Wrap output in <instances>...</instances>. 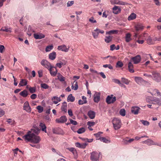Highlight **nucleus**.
Returning <instances> with one entry per match:
<instances>
[{
    "label": "nucleus",
    "mask_w": 161,
    "mask_h": 161,
    "mask_svg": "<svg viewBox=\"0 0 161 161\" xmlns=\"http://www.w3.org/2000/svg\"><path fill=\"white\" fill-rule=\"evenodd\" d=\"M23 138L25 140L28 142L31 141L35 144L39 143L41 140V138L39 136H36L34 133H31L30 131H29L26 134L23 136Z\"/></svg>",
    "instance_id": "f257e3e1"
},
{
    "label": "nucleus",
    "mask_w": 161,
    "mask_h": 161,
    "mask_svg": "<svg viewBox=\"0 0 161 161\" xmlns=\"http://www.w3.org/2000/svg\"><path fill=\"white\" fill-rule=\"evenodd\" d=\"M113 127L115 130L119 129L121 126V120L117 118H114L112 120Z\"/></svg>",
    "instance_id": "f03ea898"
},
{
    "label": "nucleus",
    "mask_w": 161,
    "mask_h": 161,
    "mask_svg": "<svg viewBox=\"0 0 161 161\" xmlns=\"http://www.w3.org/2000/svg\"><path fill=\"white\" fill-rule=\"evenodd\" d=\"M100 153L93 151L90 153V159L92 161H99Z\"/></svg>",
    "instance_id": "7ed1b4c3"
},
{
    "label": "nucleus",
    "mask_w": 161,
    "mask_h": 161,
    "mask_svg": "<svg viewBox=\"0 0 161 161\" xmlns=\"http://www.w3.org/2000/svg\"><path fill=\"white\" fill-rule=\"evenodd\" d=\"M113 95L108 96L106 98V102L108 104L114 103L116 101L115 97H113Z\"/></svg>",
    "instance_id": "20e7f679"
},
{
    "label": "nucleus",
    "mask_w": 161,
    "mask_h": 161,
    "mask_svg": "<svg viewBox=\"0 0 161 161\" xmlns=\"http://www.w3.org/2000/svg\"><path fill=\"white\" fill-rule=\"evenodd\" d=\"M153 79L157 82L161 80V77L160 74L157 71H153L152 72Z\"/></svg>",
    "instance_id": "39448f33"
},
{
    "label": "nucleus",
    "mask_w": 161,
    "mask_h": 161,
    "mask_svg": "<svg viewBox=\"0 0 161 161\" xmlns=\"http://www.w3.org/2000/svg\"><path fill=\"white\" fill-rule=\"evenodd\" d=\"M141 60V57L140 55L131 58L130 62H133L134 64H136L139 63Z\"/></svg>",
    "instance_id": "423d86ee"
},
{
    "label": "nucleus",
    "mask_w": 161,
    "mask_h": 161,
    "mask_svg": "<svg viewBox=\"0 0 161 161\" xmlns=\"http://www.w3.org/2000/svg\"><path fill=\"white\" fill-rule=\"evenodd\" d=\"M52 131L53 133L56 134L64 135V134L63 130L59 127L53 129Z\"/></svg>",
    "instance_id": "0eeeda50"
},
{
    "label": "nucleus",
    "mask_w": 161,
    "mask_h": 161,
    "mask_svg": "<svg viewBox=\"0 0 161 161\" xmlns=\"http://www.w3.org/2000/svg\"><path fill=\"white\" fill-rule=\"evenodd\" d=\"M48 69L52 76H55L56 75L58 71L56 67L51 66Z\"/></svg>",
    "instance_id": "6e6552de"
},
{
    "label": "nucleus",
    "mask_w": 161,
    "mask_h": 161,
    "mask_svg": "<svg viewBox=\"0 0 161 161\" xmlns=\"http://www.w3.org/2000/svg\"><path fill=\"white\" fill-rule=\"evenodd\" d=\"M23 109L25 110L28 113H30L31 111V108L30 106L29 102L26 101L24 104Z\"/></svg>",
    "instance_id": "1a4fd4ad"
},
{
    "label": "nucleus",
    "mask_w": 161,
    "mask_h": 161,
    "mask_svg": "<svg viewBox=\"0 0 161 161\" xmlns=\"http://www.w3.org/2000/svg\"><path fill=\"white\" fill-rule=\"evenodd\" d=\"M67 120V119L65 116H63L59 119H56V122L58 123H63L66 122Z\"/></svg>",
    "instance_id": "9d476101"
},
{
    "label": "nucleus",
    "mask_w": 161,
    "mask_h": 161,
    "mask_svg": "<svg viewBox=\"0 0 161 161\" xmlns=\"http://www.w3.org/2000/svg\"><path fill=\"white\" fill-rule=\"evenodd\" d=\"M41 64L45 68L49 69L50 67L51 64L46 60L43 59L41 62Z\"/></svg>",
    "instance_id": "9b49d317"
},
{
    "label": "nucleus",
    "mask_w": 161,
    "mask_h": 161,
    "mask_svg": "<svg viewBox=\"0 0 161 161\" xmlns=\"http://www.w3.org/2000/svg\"><path fill=\"white\" fill-rule=\"evenodd\" d=\"M150 103L153 104H157L158 105H161V99L160 100L158 98H156L155 99H153L152 100H151Z\"/></svg>",
    "instance_id": "f8f14e48"
},
{
    "label": "nucleus",
    "mask_w": 161,
    "mask_h": 161,
    "mask_svg": "<svg viewBox=\"0 0 161 161\" xmlns=\"http://www.w3.org/2000/svg\"><path fill=\"white\" fill-rule=\"evenodd\" d=\"M34 36L36 39H40L44 38L45 36L42 33H37L34 34Z\"/></svg>",
    "instance_id": "ddd939ff"
},
{
    "label": "nucleus",
    "mask_w": 161,
    "mask_h": 161,
    "mask_svg": "<svg viewBox=\"0 0 161 161\" xmlns=\"http://www.w3.org/2000/svg\"><path fill=\"white\" fill-rule=\"evenodd\" d=\"M140 109V108L137 106L132 107L131 108V112L132 113L135 114H137Z\"/></svg>",
    "instance_id": "4468645a"
},
{
    "label": "nucleus",
    "mask_w": 161,
    "mask_h": 161,
    "mask_svg": "<svg viewBox=\"0 0 161 161\" xmlns=\"http://www.w3.org/2000/svg\"><path fill=\"white\" fill-rule=\"evenodd\" d=\"M113 13L115 14H117L120 12L121 9L119 8L118 6H115L113 8Z\"/></svg>",
    "instance_id": "2eb2a0df"
},
{
    "label": "nucleus",
    "mask_w": 161,
    "mask_h": 161,
    "mask_svg": "<svg viewBox=\"0 0 161 161\" xmlns=\"http://www.w3.org/2000/svg\"><path fill=\"white\" fill-rule=\"evenodd\" d=\"M135 28L136 31H142L143 29L144 26L141 24H138L136 25L135 26Z\"/></svg>",
    "instance_id": "dca6fc26"
},
{
    "label": "nucleus",
    "mask_w": 161,
    "mask_h": 161,
    "mask_svg": "<svg viewBox=\"0 0 161 161\" xmlns=\"http://www.w3.org/2000/svg\"><path fill=\"white\" fill-rule=\"evenodd\" d=\"M128 69L130 73H133L134 72V70L133 69V65L131 62H130L128 64Z\"/></svg>",
    "instance_id": "f3484780"
},
{
    "label": "nucleus",
    "mask_w": 161,
    "mask_h": 161,
    "mask_svg": "<svg viewBox=\"0 0 161 161\" xmlns=\"http://www.w3.org/2000/svg\"><path fill=\"white\" fill-rule=\"evenodd\" d=\"M87 115L91 119H93L95 116V113L93 111L90 110L88 112Z\"/></svg>",
    "instance_id": "a211bd4d"
},
{
    "label": "nucleus",
    "mask_w": 161,
    "mask_h": 161,
    "mask_svg": "<svg viewBox=\"0 0 161 161\" xmlns=\"http://www.w3.org/2000/svg\"><path fill=\"white\" fill-rule=\"evenodd\" d=\"M58 50H61L65 52H67L68 51V49L66 47V46L65 45L58 46Z\"/></svg>",
    "instance_id": "6ab92c4d"
},
{
    "label": "nucleus",
    "mask_w": 161,
    "mask_h": 161,
    "mask_svg": "<svg viewBox=\"0 0 161 161\" xmlns=\"http://www.w3.org/2000/svg\"><path fill=\"white\" fill-rule=\"evenodd\" d=\"M52 100L54 104H57L59 102L61 101V99L60 97L54 96L52 98Z\"/></svg>",
    "instance_id": "aec40b11"
},
{
    "label": "nucleus",
    "mask_w": 161,
    "mask_h": 161,
    "mask_svg": "<svg viewBox=\"0 0 161 161\" xmlns=\"http://www.w3.org/2000/svg\"><path fill=\"white\" fill-rule=\"evenodd\" d=\"M100 94H95L94 95V101L95 102L97 103L100 100Z\"/></svg>",
    "instance_id": "412c9836"
},
{
    "label": "nucleus",
    "mask_w": 161,
    "mask_h": 161,
    "mask_svg": "<svg viewBox=\"0 0 161 161\" xmlns=\"http://www.w3.org/2000/svg\"><path fill=\"white\" fill-rule=\"evenodd\" d=\"M56 53L55 52H53L50 53L49 55V58L52 60H53L56 58Z\"/></svg>",
    "instance_id": "4be33fe9"
},
{
    "label": "nucleus",
    "mask_w": 161,
    "mask_h": 161,
    "mask_svg": "<svg viewBox=\"0 0 161 161\" xmlns=\"http://www.w3.org/2000/svg\"><path fill=\"white\" fill-rule=\"evenodd\" d=\"M27 84V80L26 79H21L19 83V85L20 86H26Z\"/></svg>",
    "instance_id": "5701e85b"
},
{
    "label": "nucleus",
    "mask_w": 161,
    "mask_h": 161,
    "mask_svg": "<svg viewBox=\"0 0 161 161\" xmlns=\"http://www.w3.org/2000/svg\"><path fill=\"white\" fill-rule=\"evenodd\" d=\"M67 106L66 103L65 102H64L61 107V110L65 113L67 112Z\"/></svg>",
    "instance_id": "b1692460"
},
{
    "label": "nucleus",
    "mask_w": 161,
    "mask_h": 161,
    "mask_svg": "<svg viewBox=\"0 0 161 161\" xmlns=\"http://www.w3.org/2000/svg\"><path fill=\"white\" fill-rule=\"evenodd\" d=\"M71 88L72 89L75 90H77L78 88V85L77 82L76 80H75L71 86Z\"/></svg>",
    "instance_id": "393cba45"
},
{
    "label": "nucleus",
    "mask_w": 161,
    "mask_h": 161,
    "mask_svg": "<svg viewBox=\"0 0 161 161\" xmlns=\"http://www.w3.org/2000/svg\"><path fill=\"white\" fill-rule=\"evenodd\" d=\"M39 126L42 129V130L45 133L47 132L46 126L45 124L41 123L39 124Z\"/></svg>",
    "instance_id": "a878e982"
},
{
    "label": "nucleus",
    "mask_w": 161,
    "mask_h": 161,
    "mask_svg": "<svg viewBox=\"0 0 161 161\" xmlns=\"http://www.w3.org/2000/svg\"><path fill=\"white\" fill-rule=\"evenodd\" d=\"M19 95L24 97H25L28 95V92L26 90H24L19 93Z\"/></svg>",
    "instance_id": "bb28decb"
},
{
    "label": "nucleus",
    "mask_w": 161,
    "mask_h": 161,
    "mask_svg": "<svg viewBox=\"0 0 161 161\" xmlns=\"http://www.w3.org/2000/svg\"><path fill=\"white\" fill-rule=\"evenodd\" d=\"M136 14L134 13H132L128 17V19L129 20H131L135 19L136 18Z\"/></svg>",
    "instance_id": "cd10ccee"
},
{
    "label": "nucleus",
    "mask_w": 161,
    "mask_h": 161,
    "mask_svg": "<svg viewBox=\"0 0 161 161\" xmlns=\"http://www.w3.org/2000/svg\"><path fill=\"white\" fill-rule=\"evenodd\" d=\"M75 98L72 94H69L67 97L68 102H73L75 101Z\"/></svg>",
    "instance_id": "c85d7f7f"
},
{
    "label": "nucleus",
    "mask_w": 161,
    "mask_h": 161,
    "mask_svg": "<svg viewBox=\"0 0 161 161\" xmlns=\"http://www.w3.org/2000/svg\"><path fill=\"white\" fill-rule=\"evenodd\" d=\"M100 141L103 142L105 143H109L110 142V141L109 140L107 139L105 137H101L98 139Z\"/></svg>",
    "instance_id": "c756f323"
},
{
    "label": "nucleus",
    "mask_w": 161,
    "mask_h": 161,
    "mask_svg": "<svg viewBox=\"0 0 161 161\" xmlns=\"http://www.w3.org/2000/svg\"><path fill=\"white\" fill-rule=\"evenodd\" d=\"M0 31H6L7 32H12L11 28H8L6 27H2L0 29Z\"/></svg>",
    "instance_id": "7c9ffc66"
},
{
    "label": "nucleus",
    "mask_w": 161,
    "mask_h": 161,
    "mask_svg": "<svg viewBox=\"0 0 161 161\" xmlns=\"http://www.w3.org/2000/svg\"><path fill=\"white\" fill-rule=\"evenodd\" d=\"M58 79L61 81H64L65 80V78L61 75L60 73H58Z\"/></svg>",
    "instance_id": "2f4dec72"
},
{
    "label": "nucleus",
    "mask_w": 161,
    "mask_h": 161,
    "mask_svg": "<svg viewBox=\"0 0 161 161\" xmlns=\"http://www.w3.org/2000/svg\"><path fill=\"white\" fill-rule=\"evenodd\" d=\"M119 32L118 30H111L106 32V34L111 35L112 34H117Z\"/></svg>",
    "instance_id": "473e14b6"
},
{
    "label": "nucleus",
    "mask_w": 161,
    "mask_h": 161,
    "mask_svg": "<svg viewBox=\"0 0 161 161\" xmlns=\"http://www.w3.org/2000/svg\"><path fill=\"white\" fill-rule=\"evenodd\" d=\"M123 66V63L120 61H118L116 64L115 67L116 68H121Z\"/></svg>",
    "instance_id": "72a5a7b5"
},
{
    "label": "nucleus",
    "mask_w": 161,
    "mask_h": 161,
    "mask_svg": "<svg viewBox=\"0 0 161 161\" xmlns=\"http://www.w3.org/2000/svg\"><path fill=\"white\" fill-rule=\"evenodd\" d=\"M121 81L122 82L126 85L128 84L130 81V80H129L127 79L124 77L121 78Z\"/></svg>",
    "instance_id": "f704fd0d"
},
{
    "label": "nucleus",
    "mask_w": 161,
    "mask_h": 161,
    "mask_svg": "<svg viewBox=\"0 0 161 161\" xmlns=\"http://www.w3.org/2000/svg\"><path fill=\"white\" fill-rule=\"evenodd\" d=\"M134 139H129L128 140H127L126 139L123 140V143L125 144H128V142L130 143L131 142H133L134 141Z\"/></svg>",
    "instance_id": "c9c22d12"
},
{
    "label": "nucleus",
    "mask_w": 161,
    "mask_h": 161,
    "mask_svg": "<svg viewBox=\"0 0 161 161\" xmlns=\"http://www.w3.org/2000/svg\"><path fill=\"white\" fill-rule=\"evenodd\" d=\"M29 90L31 93H33L36 92V87H30L29 88Z\"/></svg>",
    "instance_id": "e433bc0d"
},
{
    "label": "nucleus",
    "mask_w": 161,
    "mask_h": 161,
    "mask_svg": "<svg viewBox=\"0 0 161 161\" xmlns=\"http://www.w3.org/2000/svg\"><path fill=\"white\" fill-rule=\"evenodd\" d=\"M53 48V45L48 46H47L45 49V51L46 52H49L52 50Z\"/></svg>",
    "instance_id": "4c0bfd02"
},
{
    "label": "nucleus",
    "mask_w": 161,
    "mask_h": 161,
    "mask_svg": "<svg viewBox=\"0 0 161 161\" xmlns=\"http://www.w3.org/2000/svg\"><path fill=\"white\" fill-rule=\"evenodd\" d=\"M128 43V45L131 47H135L137 46L136 42H134L132 43L129 42L130 41H126Z\"/></svg>",
    "instance_id": "58836bf2"
},
{
    "label": "nucleus",
    "mask_w": 161,
    "mask_h": 161,
    "mask_svg": "<svg viewBox=\"0 0 161 161\" xmlns=\"http://www.w3.org/2000/svg\"><path fill=\"white\" fill-rule=\"evenodd\" d=\"M111 3L112 4H120L119 3L120 1L117 0H111ZM120 4L124 5V4L121 3Z\"/></svg>",
    "instance_id": "ea45409f"
},
{
    "label": "nucleus",
    "mask_w": 161,
    "mask_h": 161,
    "mask_svg": "<svg viewBox=\"0 0 161 161\" xmlns=\"http://www.w3.org/2000/svg\"><path fill=\"white\" fill-rule=\"evenodd\" d=\"M31 130L33 132L34 134L35 133L36 134H38L40 132V130L38 128H36L35 129H31Z\"/></svg>",
    "instance_id": "a19ab883"
},
{
    "label": "nucleus",
    "mask_w": 161,
    "mask_h": 161,
    "mask_svg": "<svg viewBox=\"0 0 161 161\" xmlns=\"http://www.w3.org/2000/svg\"><path fill=\"white\" fill-rule=\"evenodd\" d=\"M85 128L84 127H82L79 129L77 132L78 134H81L85 132Z\"/></svg>",
    "instance_id": "79ce46f5"
},
{
    "label": "nucleus",
    "mask_w": 161,
    "mask_h": 161,
    "mask_svg": "<svg viewBox=\"0 0 161 161\" xmlns=\"http://www.w3.org/2000/svg\"><path fill=\"white\" fill-rule=\"evenodd\" d=\"M36 109L38 110L39 113H41L43 112V107L39 105L36 107Z\"/></svg>",
    "instance_id": "37998d69"
},
{
    "label": "nucleus",
    "mask_w": 161,
    "mask_h": 161,
    "mask_svg": "<svg viewBox=\"0 0 161 161\" xmlns=\"http://www.w3.org/2000/svg\"><path fill=\"white\" fill-rule=\"evenodd\" d=\"M70 151L73 153L74 155H75L76 154L77 152L76 149L74 148H67Z\"/></svg>",
    "instance_id": "c03bdc74"
},
{
    "label": "nucleus",
    "mask_w": 161,
    "mask_h": 161,
    "mask_svg": "<svg viewBox=\"0 0 161 161\" xmlns=\"http://www.w3.org/2000/svg\"><path fill=\"white\" fill-rule=\"evenodd\" d=\"M140 121L144 125L148 126L149 125V122L147 120H142Z\"/></svg>",
    "instance_id": "a18cd8bd"
},
{
    "label": "nucleus",
    "mask_w": 161,
    "mask_h": 161,
    "mask_svg": "<svg viewBox=\"0 0 161 161\" xmlns=\"http://www.w3.org/2000/svg\"><path fill=\"white\" fill-rule=\"evenodd\" d=\"M119 114L122 116H125V110L124 109H121L119 111Z\"/></svg>",
    "instance_id": "49530a36"
},
{
    "label": "nucleus",
    "mask_w": 161,
    "mask_h": 161,
    "mask_svg": "<svg viewBox=\"0 0 161 161\" xmlns=\"http://www.w3.org/2000/svg\"><path fill=\"white\" fill-rule=\"evenodd\" d=\"M41 87L45 89H47L48 88L49 86H48L47 84L46 83H42L41 84Z\"/></svg>",
    "instance_id": "de8ad7c7"
},
{
    "label": "nucleus",
    "mask_w": 161,
    "mask_h": 161,
    "mask_svg": "<svg viewBox=\"0 0 161 161\" xmlns=\"http://www.w3.org/2000/svg\"><path fill=\"white\" fill-rule=\"evenodd\" d=\"M66 64V63H64L62 62H60L59 63H57L56 64V65L59 68H61L62 65H64Z\"/></svg>",
    "instance_id": "09e8293b"
},
{
    "label": "nucleus",
    "mask_w": 161,
    "mask_h": 161,
    "mask_svg": "<svg viewBox=\"0 0 161 161\" xmlns=\"http://www.w3.org/2000/svg\"><path fill=\"white\" fill-rule=\"evenodd\" d=\"M103 67L104 68L108 67L109 69H113V66L110 64L103 65Z\"/></svg>",
    "instance_id": "8fccbe9b"
},
{
    "label": "nucleus",
    "mask_w": 161,
    "mask_h": 161,
    "mask_svg": "<svg viewBox=\"0 0 161 161\" xmlns=\"http://www.w3.org/2000/svg\"><path fill=\"white\" fill-rule=\"evenodd\" d=\"M69 120L70 122V123L74 125H76L78 124L77 122L76 121L73 120L72 119H70Z\"/></svg>",
    "instance_id": "3c124183"
},
{
    "label": "nucleus",
    "mask_w": 161,
    "mask_h": 161,
    "mask_svg": "<svg viewBox=\"0 0 161 161\" xmlns=\"http://www.w3.org/2000/svg\"><path fill=\"white\" fill-rule=\"evenodd\" d=\"M87 124L89 127H91L93 126L95 124V122H94L88 121L87 123Z\"/></svg>",
    "instance_id": "603ef678"
},
{
    "label": "nucleus",
    "mask_w": 161,
    "mask_h": 161,
    "mask_svg": "<svg viewBox=\"0 0 161 161\" xmlns=\"http://www.w3.org/2000/svg\"><path fill=\"white\" fill-rule=\"evenodd\" d=\"M135 80L136 82H137L139 81H141L142 80V79L140 77H135Z\"/></svg>",
    "instance_id": "864d4df0"
},
{
    "label": "nucleus",
    "mask_w": 161,
    "mask_h": 161,
    "mask_svg": "<svg viewBox=\"0 0 161 161\" xmlns=\"http://www.w3.org/2000/svg\"><path fill=\"white\" fill-rule=\"evenodd\" d=\"M87 144H88L86 143L81 144L80 148H85Z\"/></svg>",
    "instance_id": "5fc2aeb1"
},
{
    "label": "nucleus",
    "mask_w": 161,
    "mask_h": 161,
    "mask_svg": "<svg viewBox=\"0 0 161 161\" xmlns=\"http://www.w3.org/2000/svg\"><path fill=\"white\" fill-rule=\"evenodd\" d=\"M130 33H127L126 35L125 36V40H129V39L130 37Z\"/></svg>",
    "instance_id": "6e6d98bb"
},
{
    "label": "nucleus",
    "mask_w": 161,
    "mask_h": 161,
    "mask_svg": "<svg viewBox=\"0 0 161 161\" xmlns=\"http://www.w3.org/2000/svg\"><path fill=\"white\" fill-rule=\"evenodd\" d=\"M147 141L148 142H149L150 143V145H157V143L154 142L153 141L150 140V139H148L147 140Z\"/></svg>",
    "instance_id": "4d7b16f0"
},
{
    "label": "nucleus",
    "mask_w": 161,
    "mask_h": 161,
    "mask_svg": "<svg viewBox=\"0 0 161 161\" xmlns=\"http://www.w3.org/2000/svg\"><path fill=\"white\" fill-rule=\"evenodd\" d=\"M39 77H41L42 76V70H39L38 71Z\"/></svg>",
    "instance_id": "13d9d810"
},
{
    "label": "nucleus",
    "mask_w": 161,
    "mask_h": 161,
    "mask_svg": "<svg viewBox=\"0 0 161 161\" xmlns=\"http://www.w3.org/2000/svg\"><path fill=\"white\" fill-rule=\"evenodd\" d=\"M74 3V1H69L67 3V7H69L71 6Z\"/></svg>",
    "instance_id": "bf43d9fd"
},
{
    "label": "nucleus",
    "mask_w": 161,
    "mask_h": 161,
    "mask_svg": "<svg viewBox=\"0 0 161 161\" xmlns=\"http://www.w3.org/2000/svg\"><path fill=\"white\" fill-rule=\"evenodd\" d=\"M37 97V95L36 94H33L31 96V98L32 99H35Z\"/></svg>",
    "instance_id": "052dcab7"
},
{
    "label": "nucleus",
    "mask_w": 161,
    "mask_h": 161,
    "mask_svg": "<svg viewBox=\"0 0 161 161\" xmlns=\"http://www.w3.org/2000/svg\"><path fill=\"white\" fill-rule=\"evenodd\" d=\"M89 21L90 22H92V23H96L97 22V21H96V20H94V18L93 17H91L89 19Z\"/></svg>",
    "instance_id": "680f3d73"
},
{
    "label": "nucleus",
    "mask_w": 161,
    "mask_h": 161,
    "mask_svg": "<svg viewBox=\"0 0 161 161\" xmlns=\"http://www.w3.org/2000/svg\"><path fill=\"white\" fill-rule=\"evenodd\" d=\"M5 114V112L2 109L0 108V117L2 116Z\"/></svg>",
    "instance_id": "e2e57ef3"
},
{
    "label": "nucleus",
    "mask_w": 161,
    "mask_h": 161,
    "mask_svg": "<svg viewBox=\"0 0 161 161\" xmlns=\"http://www.w3.org/2000/svg\"><path fill=\"white\" fill-rule=\"evenodd\" d=\"M110 50L111 51H113V50L115 49L116 47L114 44H113L110 46Z\"/></svg>",
    "instance_id": "0e129e2a"
},
{
    "label": "nucleus",
    "mask_w": 161,
    "mask_h": 161,
    "mask_svg": "<svg viewBox=\"0 0 161 161\" xmlns=\"http://www.w3.org/2000/svg\"><path fill=\"white\" fill-rule=\"evenodd\" d=\"M5 49L4 46L0 45V52L2 53L3 52V50Z\"/></svg>",
    "instance_id": "69168bd1"
},
{
    "label": "nucleus",
    "mask_w": 161,
    "mask_h": 161,
    "mask_svg": "<svg viewBox=\"0 0 161 161\" xmlns=\"http://www.w3.org/2000/svg\"><path fill=\"white\" fill-rule=\"evenodd\" d=\"M147 43L149 45H153L154 44L155 42L154 41H147Z\"/></svg>",
    "instance_id": "338daca9"
},
{
    "label": "nucleus",
    "mask_w": 161,
    "mask_h": 161,
    "mask_svg": "<svg viewBox=\"0 0 161 161\" xmlns=\"http://www.w3.org/2000/svg\"><path fill=\"white\" fill-rule=\"evenodd\" d=\"M102 133V132H99L97 133L94 134V135L97 137H98L100 136V134Z\"/></svg>",
    "instance_id": "774afa93"
}]
</instances>
